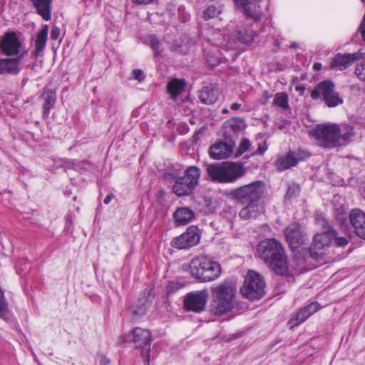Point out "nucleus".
<instances>
[{"mask_svg":"<svg viewBox=\"0 0 365 365\" xmlns=\"http://www.w3.org/2000/svg\"><path fill=\"white\" fill-rule=\"evenodd\" d=\"M257 253L264 264L279 275L288 271V261L284 247L274 238H267L259 242Z\"/></svg>","mask_w":365,"mask_h":365,"instance_id":"1","label":"nucleus"},{"mask_svg":"<svg viewBox=\"0 0 365 365\" xmlns=\"http://www.w3.org/2000/svg\"><path fill=\"white\" fill-rule=\"evenodd\" d=\"M180 167L173 170L169 169L163 173V178L167 182H172L173 180H175L172 190L177 196H187L192 193L198 185L201 171L196 166L188 167L185 170L183 176L180 175Z\"/></svg>","mask_w":365,"mask_h":365,"instance_id":"2","label":"nucleus"},{"mask_svg":"<svg viewBox=\"0 0 365 365\" xmlns=\"http://www.w3.org/2000/svg\"><path fill=\"white\" fill-rule=\"evenodd\" d=\"M206 170L212 181L220 183L235 182L246 173L242 163L234 162L209 165Z\"/></svg>","mask_w":365,"mask_h":365,"instance_id":"3","label":"nucleus"},{"mask_svg":"<svg viewBox=\"0 0 365 365\" xmlns=\"http://www.w3.org/2000/svg\"><path fill=\"white\" fill-rule=\"evenodd\" d=\"M189 269L192 277L202 282L213 281L217 279L222 272L220 263L205 255L192 259Z\"/></svg>","mask_w":365,"mask_h":365,"instance_id":"4","label":"nucleus"},{"mask_svg":"<svg viewBox=\"0 0 365 365\" xmlns=\"http://www.w3.org/2000/svg\"><path fill=\"white\" fill-rule=\"evenodd\" d=\"M265 190V183L262 180H256L230 190L227 197L239 204L245 205L250 202H260Z\"/></svg>","mask_w":365,"mask_h":365,"instance_id":"5","label":"nucleus"},{"mask_svg":"<svg viewBox=\"0 0 365 365\" xmlns=\"http://www.w3.org/2000/svg\"><path fill=\"white\" fill-rule=\"evenodd\" d=\"M120 339L121 342L134 343L135 348L141 350V357L144 359V364L150 365L152 335L148 329L135 327L121 336Z\"/></svg>","mask_w":365,"mask_h":365,"instance_id":"6","label":"nucleus"},{"mask_svg":"<svg viewBox=\"0 0 365 365\" xmlns=\"http://www.w3.org/2000/svg\"><path fill=\"white\" fill-rule=\"evenodd\" d=\"M310 96L314 101L324 102L328 108H334L344 103L331 80H324L318 83L311 91Z\"/></svg>","mask_w":365,"mask_h":365,"instance_id":"7","label":"nucleus"},{"mask_svg":"<svg viewBox=\"0 0 365 365\" xmlns=\"http://www.w3.org/2000/svg\"><path fill=\"white\" fill-rule=\"evenodd\" d=\"M242 295L251 301L261 299L265 294V282L258 272L250 270L240 289Z\"/></svg>","mask_w":365,"mask_h":365,"instance_id":"8","label":"nucleus"},{"mask_svg":"<svg viewBox=\"0 0 365 365\" xmlns=\"http://www.w3.org/2000/svg\"><path fill=\"white\" fill-rule=\"evenodd\" d=\"M339 132V125L337 124H320L312 129V135L321 147L331 149L340 146Z\"/></svg>","mask_w":365,"mask_h":365,"instance_id":"9","label":"nucleus"},{"mask_svg":"<svg viewBox=\"0 0 365 365\" xmlns=\"http://www.w3.org/2000/svg\"><path fill=\"white\" fill-rule=\"evenodd\" d=\"M208 298L207 289L188 292L183 299V308L187 312L200 313L205 309Z\"/></svg>","mask_w":365,"mask_h":365,"instance_id":"10","label":"nucleus"},{"mask_svg":"<svg viewBox=\"0 0 365 365\" xmlns=\"http://www.w3.org/2000/svg\"><path fill=\"white\" fill-rule=\"evenodd\" d=\"M200 240L199 229L196 226H190L180 236L175 237L171 245L179 250H187L197 245Z\"/></svg>","mask_w":365,"mask_h":365,"instance_id":"11","label":"nucleus"},{"mask_svg":"<svg viewBox=\"0 0 365 365\" xmlns=\"http://www.w3.org/2000/svg\"><path fill=\"white\" fill-rule=\"evenodd\" d=\"M310 154L302 150L289 151L285 155L280 156L275 162V166L277 170L284 171L297 165L299 161L304 160Z\"/></svg>","mask_w":365,"mask_h":365,"instance_id":"12","label":"nucleus"},{"mask_svg":"<svg viewBox=\"0 0 365 365\" xmlns=\"http://www.w3.org/2000/svg\"><path fill=\"white\" fill-rule=\"evenodd\" d=\"M235 146L233 139H225L223 141H218L210 146L209 155L214 160H222L228 158L233 153Z\"/></svg>","mask_w":365,"mask_h":365,"instance_id":"13","label":"nucleus"},{"mask_svg":"<svg viewBox=\"0 0 365 365\" xmlns=\"http://www.w3.org/2000/svg\"><path fill=\"white\" fill-rule=\"evenodd\" d=\"M287 241L292 250L297 249L299 246L306 245L308 237L297 224H291L285 231Z\"/></svg>","mask_w":365,"mask_h":365,"instance_id":"14","label":"nucleus"},{"mask_svg":"<svg viewBox=\"0 0 365 365\" xmlns=\"http://www.w3.org/2000/svg\"><path fill=\"white\" fill-rule=\"evenodd\" d=\"M236 6L240 9L243 14L258 21L261 20V8L259 6L260 0H234Z\"/></svg>","mask_w":365,"mask_h":365,"instance_id":"15","label":"nucleus"},{"mask_svg":"<svg viewBox=\"0 0 365 365\" xmlns=\"http://www.w3.org/2000/svg\"><path fill=\"white\" fill-rule=\"evenodd\" d=\"M330 244L329 235L324 229L321 233H317L313 238V242L309 248L310 256L315 259H319L324 254L325 247Z\"/></svg>","mask_w":365,"mask_h":365,"instance_id":"16","label":"nucleus"},{"mask_svg":"<svg viewBox=\"0 0 365 365\" xmlns=\"http://www.w3.org/2000/svg\"><path fill=\"white\" fill-rule=\"evenodd\" d=\"M246 128V123L242 118L235 117L226 120L222 127L221 133L225 139H233Z\"/></svg>","mask_w":365,"mask_h":365,"instance_id":"17","label":"nucleus"},{"mask_svg":"<svg viewBox=\"0 0 365 365\" xmlns=\"http://www.w3.org/2000/svg\"><path fill=\"white\" fill-rule=\"evenodd\" d=\"M361 57V53H337L330 59L329 67L336 71H343L349 67L356 60Z\"/></svg>","mask_w":365,"mask_h":365,"instance_id":"18","label":"nucleus"},{"mask_svg":"<svg viewBox=\"0 0 365 365\" xmlns=\"http://www.w3.org/2000/svg\"><path fill=\"white\" fill-rule=\"evenodd\" d=\"M20 47L21 43L14 32L5 34L0 41V49L7 56L18 54Z\"/></svg>","mask_w":365,"mask_h":365,"instance_id":"19","label":"nucleus"},{"mask_svg":"<svg viewBox=\"0 0 365 365\" xmlns=\"http://www.w3.org/2000/svg\"><path fill=\"white\" fill-rule=\"evenodd\" d=\"M319 308V304L317 302H314L300 309L294 315L290 318L289 321L290 327L292 328L303 323Z\"/></svg>","mask_w":365,"mask_h":365,"instance_id":"20","label":"nucleus"},{"mask_svg":"<svg viewBox=\"0 0 365 365\" xmlns=\"http://www.w3.org/2000/svg\"><path fill=\"white\" fill-rule=\"evenodd\" d=\"M349 221L355 234L361 239L365 240V213L359 209L350 211Z\"/></svg>","mask_w":365,"mask_h":365,"instance_id":"21","label":"nucleus"},{"mask_svg":"<svg viewBox=\"0 0 365 365\" xmlns=\"http://www.w3.org/2000/svg\"><path fill=\"white\" fill-rule=\"evenodd\" d=\"M234 307V302L227 300V298L222 299L212 293V302L210 305L211 313L215 316H221L229 311H230Z\"/></svg>","mask_w":365,"mask_h":365,"instance_id":"22","label":"nucleus"},{"mask_svg":"<svg viewBox=\"0 0 365 365\" xmlns=\"http://www.w3.org/2000/svg\"><path fill=\"white\" fill-rule=\"evenodd\" d=\"M24 53L16 58H0V74L16 75L20 71L19 63L23 58Z\"/></svg>","mask_w":365,"mask_h":365,"instance_id":"23","label":"nucleus"},{"mask_svg":"<svg viewBox=\"0 0 365 365\" xmlns=\"http://www.w3.org/2000/svg\"><path fill=\"white\" fill-rule=\"evenodd\" d=\"M318 224L324 229L327 234L329 235L330 243L334 241L337 247H344L349 243V240L346 237H339L336 230L324 218L318 220Z\"/></svg>","mask_w":365,"mask_h":365,"instance_id":"24","label":"nucleus"},{"mask_svg":"<svg viewBox=\"0 0 365 365\" xmlns=\"http://www.w3.org/2000/svg\"><path fill=\"white\" fill-rule=\"evenodd\" d=\"M211 293H215L222 299L235 302L236 287L230 281H224L217 286L212 288Z\"/></svg>","mask_w":365,"mask_h":365,"instance_id":"25","label":"nucleus"},{"mask_svg":"<svg viewBox=\"0 0 365 365\" xmlns=\"http://www.w3.org/2000/svg\"><path fill=\"white\" fill-rule=\"evenodd\" d=\"M239 212V216L242 220H248L256 219L262 212V207L259 202H247Z\"/></svg>","mask_w":365,"mask_h":365,"instance_id":"26","label":"nucleus"},{"mask_svg":"<svg viewBox=\"0 0 365 365\" xmlns=\"http://www.w3.org/2000/svg\"><path fill=\"white\" fill-rule=\"evenodd\" d=\"M173 217L176 225H185L189 223L195 217V213L189 207H178L174 212Z\"/></svg>","mask_w":365,"mask_h":365,"instance_id":"27","label":"nucleus"},{"mask_svg":"<svg viewBox=\"0 0 365 365\" xmlns=\"http://www.w3.org/2000/svg\"><path fill=\"white\" fill-rule=\"evenodd\" d=\"M199 98L204 104H213L219 98V91L212 86H205L201 89Z\"/></svg>","mask_w":365,"mask_h":365,"instance_id":"28","label":"nucleus"},{"mask_svg":"<svg viewBox=\"0 0 365 365\" xmlns=\"http://www.w3.org/2000/svg\"><path fill=\"white\" fill-rule=\"evenodd\" d=\"M37 13L44 21H49L51 17L52 0H31Z\"/></svg>","mask_w":365,"mask_h":365,"instance_id":"29","label":"nucleus"},{"mask_svg":"<svg viewBox=\"0 0 365 365\" xmlns=\"http://www.w3.org/2000/svg\"><path fill=\"white\" fill-rule=\"evenodd\" d=\"M48 33V26L45 24L43 29L36 34L34 40L35 50L33 54L36 56H39L45 48Z\"/></svg>","mask_w":365,"mask_h":365,"instance_id":"30","label":"nucleus"},{"mask_svg":"<svg viewBox=\"0 0 365 365\" xmlns=\"http://www.w3.org/2000/svg\"><path fill=\"white\" fill-rule=\"evenodd\" d=\"M41 98L44 100L43 105V116L46 118L56 103V93L53 90L46 89L43 92Z\"/></svg>","mask_w":365,"mask_h":365,"instance_id":"31","label":"nucleus"},{"mask_svg":"<svg viewBox=\"0 0 365 365\" xmlns=\"http://www.w3.org/2000/svg\"><path fill=\"white\" fill-rule=\"evenodd\" d=\"M185 87V80L178 78L172 79L167 86L168 91L173 99H175L184 91Z\"/></svg>","mask_w":365,"mask_h":365,"instance_id":"32","label":"nucleus"},{"mask_svg":"<svg viewBox=\"0 0 365 365\" xmlns=\"http://www.w3.org/2000/svg\"><path fill=\"white\" fill-rule=\"evenodd\" d=\"M354 135V127L350 125H343L339 127V140L340 146L344 145L351 141V138Z\"/></svg>","mask_w":365,"mask_h":365,"instance_id":"33","label":"nucleus"},{"mask_svg":"<svg viewBox=\"0 0 365 365\" xmlns=\"http://www.w3.org/2000/svg\"><path fill=\"white\" fill-rule=\"evenodd\" d=\"M255 36L256 32L250 27H248L239 31L237 32V38L240 43L250 45L253 42Z\"/></svg>","mask_w":365,"mask_h":365,"instance_id":"34","label":"nucleus"},{"mask_svg":"<svg viewBox=\"0 0 365 365\" xmlns=\"http://www.w3.org/2000/svg\"><path fill=\"white\" fill-rule=\"evenodd\" d=\"M288 95L284 92H278L275 94L273 105L277 106L282 109L289 108Z\"/></svg>","mask_w":365,"mask_h":365,"instance_id":"35","label":"nucleus"},{"mask_svg":"<svg viewBox=\"0 0 365 365\" xmlns=\"http://www.w3.org/2000/svg\"><path fill=\"white\" fill-rule=\"evenodd\" d=\"M221 14V8L215 7L214 6H209L204 11H203V19L205 21H209L211 19H217L220 14Z\"/></svg>","mask_w":365,"mask_h":365,"instance_id":"36","label":"nucleus"},{"mask_svg":"<svg viewBox=\"0 0 365 365\" xmlns=\"http://www.w3.org/2000/svg\"><path fill=\"white\" fill-rule=\"evenodd\" d=\"M185 285V283L180 282L178 279H173L172 281H170L165 287V292L167 295H171L182 287H184Z\"/></svg>","mask_w":365,"mask_h":365,"instance_id":"37","label":"nucleus"},{"mask_svg":"<svg viewBox=\"0 0 365 365\" xmlns=\"http://www.w3.org/2000/svg\"><path fill=\"white\" fill-rule=\"evenodd\" d=\"M252 143L247 138H242L240 143L239 147L235 153V157L238 158L244 154L246 151L250 150Z\"/></svg>","mask_w":365,"mask_h":365,"instance_id":"38","label":"nucleus"},{"mask_svg":"<svg viewBox=\"0 0 365 365\" xmlns=\"http://www.w3.org/2000/svg\"><path fill=\"white\" fill-rule=\"evenodd\" d=\"M300 193V187L296 183H292L289 185L286 195V200H292L297 197Z\"/></svg>","mask_w":365,"mask_h":365,"instance_id":"39","label":"nucleus"},{"mask_svg":"<svg viewBox=\"0 0 365 365\" xmlns=\"http://www.w3.org/2000/svg\"><path fill=\"white\" fill-rule=\"evenodd\" d=\"M9 310V304L5 298L4 292L0 287V318H2Z\"/></svg>","mask_w":365,"mask_h":365,"instance_id":"40","label":"nucleus"},{"mask_svg":"<svg viewBox=\"0 0 365 365\" xmlns=\"http://www.w3.org/2000/svg\"><path fill=\"white\" fill-rule=\"evenodd\" d=\"M146 300L145 299H139L137 302L136 307H133V313L136 316L145 314L146 312Z\"/></svg>","mask_w":365,"mask_h":365,"instance_id":"41","label":"nucleus"},{"mask_svg":"<svg viewBox=\"0 0 365 365\" xmlns=\"http://www.w3.org/2000/svg\"><path fill=\"white\" fill-rule=\"evenodd\" d=\"M148 41L150 47L153 48L155 54L160 53L161 51L160 49V43L158 39L154 35H150L148 37Z\"/></svg>","mask_w":365,"mask_h":365,"instance_id":"42","label":"nucleus"},{"mask_svg":"<svg viewBox=\"0 0 365 365\" xmlns=\"http://www.w3.org/2000/svg\"><path fill=\"white\" fill-rule=\"evenodd\" d=\"M355 74L360 80L365 81V59L357 64L355 69Z\"/></svg>","mask_w":365,"mask_h":365,"instance_id":"43","label":"nucleus"},{"mask_svg":"<svg viewBox=\"0 0 365 365\" xmlns=\"http://www.w3.org/2000/svg\"><path fill=\"white\" fill-rule=\"evenodd\" d=\"M131 75L133 79L137 80L139 82H143L145 78L143 71L140 69H133Z\"/></svg>","mask_w":365,"mask_h":365,"instance_id":"44","label":"nucleus"},{"mask_svg":"<svg viewBox=\"0 0 365 365\" xmlns=\"http://www.w3.org/2000/svg\"><path fill=\"white\" fill-rule=\"evenodd\" d=\"M61 35V30L57 26H53L51 32V38L53 41L57 40L59 38Z\"/></svg>","mask_w":365,"mask_h":365,"instance_id":"45","label":"nucleus"},{"mask_svg":"<svg viewBox=\"0 0 365 365\" xmlns=\"http://www.w3.org/2000/svg\"><path fill=\"white\" fill-rule=\"evenodd\" d=\"M267 147L265 143H259L257 149L253 153L254 155H263L267 150Z\"/></svg>","mask_w":365,"mask_h":365,"instance_id":"46","label":"nucleus"},{"mask_svg":"<svg viewBox=\"0 0 365 365\" xmlns=\"http://www.w3.org/2000/svg\"><path fill=\"white\" fill-rule=\"evenodd\" d=\"M97 360L101 365H108L110 363V360L103 354H98Z\"/></svg>","mask_w":365,"mask_h":365,"instance_id":"47","label":"nucleus"},{"mask_svg":"<svg viewBox=\"0 0 365 365\" xmlns=\"http://www.w3.org/2000/svg\"><path fill=\"white\" fill-rule=\"evenodd\" d=\"M135 4L143 5V4H148L153 1V0H133Z\"/></svg>","mask_w":365,"mask_h":365,"instance_id":"48","label":"nucleus"},{"mask_svg":"<svg viewBox=\"0 0 365 365\" xmlns=\"http://www.w3.org/2000/svg\"><path fill=\"white\" fill-rule=\"evenodd\" d=\"M242 105L238 103H234L230 106V109L232 110H237L241 108Z\"/></svg>","mask_w":365,"mask_h":365,"instance_id":"49","label":"nucleus"},{"mask_svg":"<svg viewBox=\"0 0 365 365\" xmlns=\"http://www.w3.org/2000/svg\"><path fill=\"white\" fill-rule=\"evenodd\" d=\"M114 197V195L113 194H109L108 195L106 198L104 199L103 200V202L106 204V205H108L110 201Z\"/></svg>","mask_w":365,"mask_h":365,"instance_id":"50","label":"nucleus"},{"mask_svg":"<svg viewBox=\"0 0 365 365\" xmlns=\"http://www.w3.org/2000/svg\"><path fill=\"white\" fill-rule=\"evenodd\" d=\"M322 68V63H319V62H316L314 63L313 65V68L315 70V71H320Z\"/></svg>","mask_w":365,"mask_h":365,"instance_id":"51","label":"nucleus"},{"mask_svg":"<svg viewBox=\"0 0 365 365\" xmlns=\"http://www.w3.org/2000/svg\"><path fill=\"white\" fill-rule=\"evenodd\" d=\"M360 30L363 40L365 41V24H360Z\"/></svg>","mask_w":365,"mask_h":365,"instance_id":"52","label":"nucleus"},{"mask_svg":"<svg viewBox=\"0 0 365 365\" xmlns=\"http://www.w3.org/2000/svg\"><path fill=\"white\" fill-rule=\"evenodd\" d=\"M299 46L297 43L294 42V43H292L291 45H290V48H299Z\"/></svg>","mask_w":365,"mask_h":365,"instance_id":"53","label":"nucleus"},{"mask_svg":"<svg viewBox=\"0 0 365 365\" xmlns=\"http://www.w3.org/2000/svg\"><path fill=\"white\" fill-rule=\"evenodd\" d=\"M296 90H297V91H299V92H300V93H301V94H302V93H304V90H305V88H303V87H297V88H296Z\"/></svg>","mask_w":365,"mask_h":365,"instance_id":"54","label":"nucleus"},{"mask_svg":"<svg viewBox=\"0 0 365 365\" xmlns=\"http://www.w3.org/2000/svg\"><path fill=\"white\" fill-rule=\"evenodd\" d=\"M280 41H279V39H275L274 41V45L277 47H279L280 46Z\"/></svg>","mask_w":365,"mask_h":365,"instance_id":"55","label":"nucleus"},{"mask_svg":"<svg viewBox=\"0 0 365 365\" xmlns=\"http://www.w3.org/2000/svg\"><path fill=\"white\" fill-rule=\"evenodd\" d=\"M263 94H264V97H265L267 99L269 98V96L268 91H264V93H263Z\"/></svg>","mask_w":365,"mask_h":365,"instance_id":"56","label":"nucleus"},{"mask_svg":"<svg viewBox=\"0 0 365 365\" xmlns=\"http://www.w3.org/2000/svg\"><path fill=\"white\" fill-rule=\"evenodd\" d=\"M222 113H224V114H226V113H229V110H228L227 108H225L222 109Z\"/></svg>","mask_w":365,"mask_h":365,"instance_id":"57","label":"nucleus"},{"mask_svg":"<svg viewBox=\"0 0 365 365\" xmlns=\"http://www.w3.org/2000/svg\"><path fill=\"white\" fill-rule=\"evenodd\" d=\"M361 195H362L363 197L365 199V185L363 187V191H362Z\"/></svg>","mask_w":365,"mask_h":365,"instance_id":"58","label":"nucleus"},{"mask_svg":"<svg viewBox=\"0 0 365 365\" xmlns=\"http://www.w3.org/2000/svg\"><path fill=\"white\" fill-rule=\"evenodd\" d=\"M361 1H363L364 3H365V0H361Z\"/></svg>","mask_w":365,"mask_h":365,"instance_id":"59","label":"nucleus"}]
</instances>
